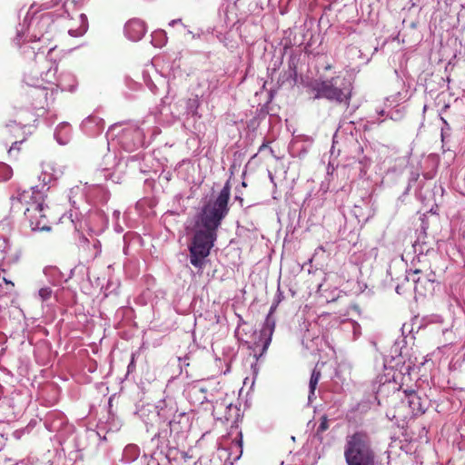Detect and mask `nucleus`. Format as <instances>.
Wrapping results in <instances>:
<instances>
[{
	"instance_id": "f257e3e1",
	"label": "nucleus",
	"mask_w": 465,
	"mask_h": 465,
	"mask_svg": "<svg viewBox=\"0 0 465 465\" xmlns=\"http://www.w3.org/2000/svg\"><path fill=\"white\" fill-rule=\"evenodd\" d=\"M231 183L227 181L213 200H209L197 214L196 230L189 244L190 263L202 272L206 265L207 257L217 239V229L229 213Z\"/></svg>"
},
{
	"instance_id": "f03ea898",
	"label": "nucleus",
	"mask_w": 465,
	"mask_h": 465,
	"mask_svg": "<svg viewBox=\"0 0 465 465\" xmlns=\"http://www.w3.org/2000/svg\"><path fill=\"white\" fill-rule=\"evenodd\" d=\"M50 25L48 15H36L33 6L26 13L22 24L16 28V35L13 42L15 45L22 49L24 54L31 49L35 61L31 64L24 74V82L30 87L42 86L54 84L56 79L57 65L48 61L44 53L35 54V46H27V43H35L44 37L42 28Z\"/></svg>"
},
{
	"instance_id": "7ed1b4c3",
	"label": "nucleus",
	"mask_w": 465,
	"mask_h": 465,
	"mask_svg": "<svg viewBox=\"0 0 465 465\" xmlns=\"http://www.w3.org/2000/svg\"><path fill=\"white\" fill-rule=\"evenodd\" d=\"M61 174L62 171L53 163H44L39 175L41 184L32 186L28 190H18L17 195L11 198L13 205L15 204V202L26 205L24 214L32 232L51 230L45 214L47 206L45 205V197L51 183L57 180Z\"/></svg>"
},
{
	"instance_id": "20e7f679",
	"label": "nucleus",
	"mask_w": 465,
	"mask_h": 465,
	"mask_svg": "<svg viewBox=\"0 0 465 465\" xmlns=\"http://www.w3.org/2000/svg\"><path fill=\"white\" fill-rule=\"evenodd\" d=\"M156 121L155 115H148L140 124L130 123L120 131V124H114L108 130L107 134L116 136L117 143L126 152H134L145 145L146 136L153 138L161 133L158 126L153 124Z\"/></svg>"
},
{
	"instance_id": "39448f33",
	"label": "nucleus",
	"mask_w": 465,
	"mask_h": 465,
	"mask_svg": "<svg viewBox=\"0 0 465 465\" xmlns=\"http://www.w3.org/2000/svg\"><path fill=\"white\" fill-rule=\"evenodd\" d=\"M343 457L346 465H379L371 438L362 430L346 436Z\"/></svg>"
},
{
	"instance_id": "423d86ee",
	"label": "nucleus",
	"mask_w": 465,
	"mask_h": 465,
	"mask_svg": "<svg viewBox=\"0 0 465 465\" xmlns=\"http://www.w3.org/2000/svg\"><path fill=\"white\" fill-rule=\"evenodd\" d=\"M315 99L325 98L337 103H348L351 98V83L344 77L335 76L326 80H316L312 84Z\"/></svg>"
},
{
	"instance_id": "0eeeda50",
	"label": "nucleus",
	"mask_w": 465,
	"mask_h": 465,
	"mask_svg": "<svg viewBox=\"0 0 465 465\" xmlns=\"http://www.w3.org/2000/svg\"><path fill=\"white\" fill-rule=\"evenodd\" d=\"M157 416L168 422L171 430H187L190 427V417L185 412H178L176 401L170 397L161 400L155 406Z\"/></svg>"
},
{
	"instance_id": "6e6552de",
	"label": "nucleus",
	"mask_w": 465,
	"mask_h": 465,
	"mask_svg": "<svg viewBox=\"0 0 465 465\" xmlns=\"http://www.w3.org/2000/svg\"><path fill=\"white\" fill-rule=\"evenodd\" d=\"M204 83H200V86H204L207 84L206 90H201L194 96L190 97L183 101L184 105V115L183 125L185 129L197 130L196 121L202 118V114L199 113V107L201 105L200 96L203 97L211 89V84L208 83V79H203Z\"/></svg>"
},
{
	"instance_id": "1a4fd4ad",
	"label": "nucleus",
	"mask_w": 465,
	"mask_h": 465,
	"mask_svg": "<svg viewBox=\"0 0 465 465\" xmlns=\"http://www.w3.org/2000/svg\"><path fill=\"white\" fill-rule=\"evenodd\" d=\"M29 96L33 99L32 106L35 110H45L54 101V88L49 84L32 87Z\"/></svg>"
},
{
	"instance_id": "9d476101",
	"label": "nucleus",
	"mask_w": 465,
	"mask_h": 465,
	"mask_svg": "<svg viewBox=\"0 0 465 465\" xmlns=\"http://www.w3.org/2000/svg\"><path fill=\"white\" fill-rule=\"evenodd\" d=\"M405 399L403 401H406L409 405L411 412L414 416H419L428 410L430 406L429 400L426 397H421L415 391H405Z\"/></svg>"
},
{
	"instance_id": "9b49d317",
	"label": "nucleus",
	"mask_w": 465,
	"mask_h": 465,
	"mask_svg": "<svg viewBox=\"0 0 465 465\" xmlns=\"http://www.w3.org/2000/svg\"><path fill=\"white\" fill-rule=\"evenodd\" d=\"M45 426L51 432L60 433L63 430L66 431L73 430V426L67 424L65 416L58 411H53L47 414Z\"/></svg>"
},
{
	"instance_id": "f8f14e48",
	"label": "nucleus",
	"mask_w": 465,
	"mask_h": 465,
	"mask_svg": "<svg viewBox=\"0 0 465 465\" xmlns=\"http://www.w3.org/2000/svg\"><path fill=\"white\" fill-rule=\"evenodd\" d=\"M421 272L420 270H414L406 272L405 281L411 282V285L413 286V290L417 295L425 296L427 292H431L434 287L430 288L428 284L425 283V281L422 277L418 276Z\"/></svg>"
},
{
	"instance_id": "ddd939ff",
	"label": "nucleus",
	"mask_w": 465,
	"mask_h": 465,
	"mask_svg": "<svg viewBox=\"0 0 465 465\" xmlns=\"http://www.w3.org/2000/svg\"><path fill=\"white\" fill-rule=\"evenodd\" d=\"M81 128L87 135L96 136L104 131V121L97 115H90L82 122Z\"/></svg>"
},
{
	"instance_id": "4468645a",
	"label": "nucleus",
	"mask_w": 465,
	"mask_h": 465,
	"mask_svg": "<svg viewBox=\"0 0 465 465\" xmlns=\"http://www.w3.org/2000/svg\"><path fill=\"white\" fill-rule=\"evenodd\" d=\"M146 32L145 25L139 19H132L125 24V35L132 41H139Z\"/></svg>"
},
{
	"instance_id": "2eb2a0df",
	"label": "nucleus",
	"mask_w": 465,
	"mask_h": 465,
	"mask_svg": "<svg viewBox=\"0 0 465 465\" xmlns=\"http://www.w3.org/2000/svg\"><path fill=\"white\" fill-rule=\"evenodd\" d=\"M274 329L275 319L273 317V313H271L270 310L260 333V337L262 341V351H265L268 349Z\"/></svg>"
},
{
	"instance_id": "dca6fc26",
	"label": "nucleus",
	"mask_w": 465,
	"mask_h": 465,
	"mask_svg": "<svg viewBox=\"0 0 465 465\" xmlns=\"http://www.w3.org/2000/svg\"><path fill=\"white\" fill-rule=\"evenodd\" d=\"M54 88V86L61 91L73 92L76 86V79L74 75L69 72L62 73L56 76L54 84H49Z\"/></svg>"
},
{
	"instance_id": "f3484780",
	"label": "nucleus",
	"mask_w": 465,
	"mask_h": 465,
	"mask_svg": "<svg viewBox=\"0 0 465 465\" xmlns=\"http://www.w3.org/2000/svg\"><path fill=\"white\" fill-rule=\"evenodd\" d=\"M353 158L360 165L361 175H364L371 164V157L365 153L363 146L358 142L355 143Z\"/></svg>"
},
{
	"instance_id": "a211bd4d",
	"label": "nucleus",
	"mask_w": 465,
	"mask_h": 465,
	"mask_svg": "<svg viewBox=\"0 0 465 465\" xmlns=\"http://www.w3.org/2000/svg\"><path fill=\"white\" fill-rule=\"evenodd\" d=\"M12 232V223L9 219L0 222V252H5L9 248V237Z\"/></svg>"
},
{
	"instance_id": "6ab92c4d",
	"label": "nucleus",
	"mask_w": 465,
	"mask_h": 465,
	"mask_svg": "<svg viewBox=\"0 0 465 465\" xmlns=\"http://www.w3.org/2000/svg\"><path fill=\"white\" fill-rule=\"evenodd\" d=\"M80 246L84 250H88L87 260H94L101 252V242L98 240H93V242L89 239L83 236L80 240Z\"/></svg>"
},
{
	"instance_id": "aec40b11",
	"label": "nucleus",
	"mask_w": 465,
	"mask_h": 465,
	"mask_svg": "<svg viewBox=\"0 0 465 465\" xmlns=\"http://www.w3.org/2000/svg\"><path fill=\"white\" fill-rule=\"evenodd\" d=\"M117 158L113 153H107L103 158V163L101 170H98L99 173H103L105 180L112 177V170L118 164Z\"/></svg>"
},
{
	"instance_id": "412c9836",
	"label": "nucleus",
	"mask_w": 465,
	"mask_h": 465,
	"mask_svg": "<svg viewBox=\"0 0 465 465\" xmlns=\"http://www.w3.org/2000/svg\"><path fill=\"white\" fill-rule=\"evenodd\" d=\"M54 138L59 144L68 143L71 138V126L68 123H61L54 131Z\"/></svg>"
},
{
	"instance_id": "4be33fe9",
	"label": "nucleus",
	"mask_w": 465,
	"mask_h": 465,
	"mask_svg": "<svg viewBox=\"0 0 465 465\" xmlns=\"http://www.w3.org/2000/svg\"><path fill=\"white\" fill-rule=\"evenodd\" d=\"M322 373L321 371L315 367L312 370L310 381H309V395L308 400L309 401H312V399L315 397V390L317 388L318 382L321 379Z\"/></svg>"
},
{
	"instance_id": "5701e85b",
	"label": "nucleus",
	"mask_w": 465,
	"mask_h": 465,
	"mask_svg": "<svg viewBox=\"0 0 465 465\" xmlns=\"http://www.w3.org/2000/svg\"><path fill=\"white\" fill-rule=\"evenodd\" d=\"M207 389L200 384H194L190 388L189 394L192 398H194L201 404L208 401L207 396Z\"/></svg>"
},
{
	"instance_id": "b1692460",
	"label": "nucleus",
	"mask_w": 465,
	"mask_h": 465,
	"mask_svg": "<svg viewBox=\"0 0 465 465\" xmlns=\"http://www.w3.org/2000/svg\"><path fill=\"white\" fill-rule=\"evenodd\" d=\"M140 455V449L135 444H129L127 445L124 451H123V457L122 460L124 462H133Z\"/></svg>"
},
{
	"instance_id": "393cba45",
	"label": "nucleus",
	"mask_w": 465,
	"mask_h": 465,
	"mask_svg": "<svg viewBox=\"0 0 465 465\" xmlns=\"http://www.w3.org/2000/svg\"><path fill=\"white\" fill-rule=\"evenodd\" d=\"M80 19H81V22H82L81 26L77 30H73V29L69 30V34L72 36L83 35L87 31L88 25H87V17H86V15L84 14H81L80 15Z\"/></svg>"
},
{
	"instance_id": "a878e982",
	"label": "nucleus",
	"mask_w": 465,
	"mask_h": 465,
	"mask_svg": "<svg viewBox=\"0 0 465 465\" xmlns=\"http://www.w3.org/2000/svg\"><path fill=\"white\" fill-rule=\"evenodd\" d=\"M81 439L82 437L80 435H74V451H70L69 452V457H70V460H76L79 457H80V454L79 452L83 450V446L81 445L80 441H81Z\"/></svg>"
},
{
	"instance_id": "bb28decb",
	"label": "nucleus",
	"mask_w": 465,
	"mask_h": 465,
	"mask_svg": "<svg viewBox=\"0 0 465 465\" xmlns=\"http://www.w3.org/2000/svg\"><path fill=\"white\" fill-rule=\"evenodd\" d=\"M376 383H379V386L377 388L378 394H381L384 391L385 388L390 387L391 385H392L393 388H395V383L391 382V379L387 376L377 377Z\"/></svg>"
},
{
	"instance_id": "cd10ccee",
	"label": "nucleus",
	"mask_w": 465,
	"mask_h": 465,
	"mask_svg": "<svg viewBox=\"0 0 465 465\" xmlns=\"http://www.w3.org/2000/svg\"><path fill=\"white\" fill-rule=\"evenodd\" d=\"M440 121L442 123V126H441V131H440V136H441V141L443 143H445L446 141H448L451 135V127L450 125V124L447 122V120L445 118H443L442 116H440Z\"/></svg>"
},
{
	"instance_id": "c85d7f7f",
	"label": "nucleus",
	"mask_w": 465,
	"mask_h": 465,
	"mask_svg": "<svg viewBox=\"0 0 465 465\" xmlns=\"http://www.w3.org/2000/svg\"><path fill=\"white\" fill-rule=\"evenodd\" d=\"M13 175L11 167L5 163H0V183L9 180Z\"/></svg>"
},
{
	"instance_id": "c756f323",
	"label": "nucleus",
	"mask_w": 465,
	"mask_h": 465,
	"mask_svg": "<svg viewBox=\"0 0 465 465\" xmlns=\"http://www.w3.org/2000/svg\"><path fill=\"white\" fill-rule=\"evenodd\" d=\"M152 42L155 46L158 47L163 45L166 42L165 33L163 31L154 32L153 35Z\"/></svg>"
},
{
	"instance_id": "7c9ffc66",
	"label": "nucleus",
	"mask_w": 465,
	"mask_h": 465,
	"mask_svg": "<svg viewBox=\"0 0 465 465\" xmlns=\"http://www.w3.org/2000/svg\"><path fill=\"white\" fill-rule=\"evenodd\" d=\"M329 428L328 419L326 416L321 418V422L316 430L315 436L322 440L321 434L327 430Z\"/></svg>"
},
{
	"instance_id": "2f4dec72",
	"label": "nucleus",
	"mask_w": 465,
	"mask_h": 465,
	"mask_svg": "<svg viewBox=\"0 0 465 465\" xmlns=\"http://www.w3.org/2000/svg\"><path fill=\"white\" fill-rule=\"evenodd\" d=\"M351 213L355 216V218L358 220V222H366L368 220V217H365L362 213V207L360 205L355 204L353 209L351 210Z\"/></svg>"
},
{
	"instance_id": "473e14b6",
	"label": "nucleus",
	"mask_w": 465,
	"mask_h": 465,
	"mask_svg": "<svg viewBox=\"0 0 465 465\" xmlns=\"http://www.w3.org/2000/svg\"><path fill=\"white\" fill-rule=\"evenodd\" d=\"M283 297H284L283 293L281 292L280 288H278V291L274 297L273 302L272 303V305L270 307L271 313H274L279 303L282 301Z\"/></svg>"
},
{
	"instance_id": "72a5a7b5",
	"label": "nucleus",
	"mask_w": 465,
	"mask_h": 465,
	"mask_svg": "<svg viewBox=\"0 0 465 465\" xmlns=\"http://www.w3.org/2000/svg\"><path fill=\"white\" fill-rule=\"evenodd\" d=\"M52 289L50 287H43L39 290L38 294L43 302L47 301L52 296Z\"/></svg>"
},
{
	"instance_id": "f704fd0d",
	"label": "nucleus",
	"mask_w": 465,
	"mask_h": 465,
	"mask_svg": "<svg viewBox=\"0 0 465 465\" xmlns=\"http://www.w3.org/2000/svg\"><path fill=\"white\" fill-rule=\"evenodd\" d=\"M435 274L434 272H430L429 275L422 277V279L425 281V283L429 285L430 288L433 287L434 282H435Z\"/></svg>"
},
{
	"instance_id": "c9c22d12",
	"label": "nucleus",
	"mask_w": 465,
	"mask_h": 465,
	"mask_svg": "<svg viewBox=\"0 0 465 465\" xmlns=\"http://www.w3.org/2000/svg\"><path fill=\"white\" fill-rule=\"evenodd\" d=\"M180 118L176 115H174L172 112H171V116L170 118L166 119V120H163V119H159L158 121L160 122H163L164 124H167V125H171L173 124L175 121L179 120Z\"/></svg>"
},
{
	"instance_id": "e433bc0d",
	"label": "nucleus",
	"mask_w": 465,
	"mask_h": 465,
	"mask_svg": "<svg viewBox=\"0 0 465 465\" xmlns=\"http://www.w3.org/2000/svg\"><path fill=\"white\" fill-rule=\"evenodd\" d=\"M235 447L239 450V454L237 456V459L240 458V456L242 453V433H239V440H235Z\"/></svg>"
},
{
	"instance_id": "4c0bfd02",
	"label": "nucleus",
	"mask_w": 465,
	"mask_h": 465,
	"mask_svg": "<svg viewBox=\"0 0 465 465\" xmlns=\"http://www.w3.org/2000/svg\"><path fill=\"white\" fill-rule=\"evenodd\" d=\"M352 329H353V334L355 337H358L361 335V326L359 323L353 322Z\"/></svg>"
},
{
	"instance_id": "58836bf2",
	"label": "nucleus",
	"mask_w": 465,
	"mask_h": 465,
	"mask_svg": "<svg viewBox=\"0 0 465 465\" xmlns=\"http://www.w3.org/2000/svg\"><path fill=\"white\" fill-rule=\"evenodd\" d=\"M268 149L272 155H273V150L269 147L268 142H263L262 144L259 147L258 152L262 153L263 150Z\"/></svg>"
},
{
	"instance_id": "ea45409f",
	"label": "nucleus",
	"mask_w": 465,
	"mask_h": 465,
	"mask_svg": "<svg viewBox=\"0 0 465 465\" xmlns=\"http://www.w3.org/2000/svg\"><path fill=\"white\" fill-rule=\"evenodd\" d=\"M22 143H23V141H20V142L16 141L15 143H13L12 146L10 147V149L8 151L9 154H12L15 150H19L18 145L21 144Z\"/></svg>"
},
{
	"instance_id": "a19ab883",
	"label": "nucleus",
	"mask_w": 465,
	"mask_h": 465,
	"mask_svg": "<svg viewBox=\"0 0 465 465\" xmlns=\"http://www.w3.org/2000/svg\"><path fill=\"white\" fill-rule=\"evenodd\" d=\"M159 440H160L159 433H155L154 436L151 440L152 443L155 444L156 448H159V444H158Z\"/></svg>"
},
{
	"instance_id": "79ce46f5",
	"label": "nucleus",
	"mask_w": 465,
	"mask_h": 465,
	"mask_svg": "<svg viewBox=\"0 0 465 465\" xmlns=\"http://www.w3.org/2000/svg\"><path fill=\"white\" fill-rule=\"evenodd\" d=\"M395 114L396 115H394V114H392L391 115H390V118L392 119V120H398V119L401 118V114H400L399 111H396Z\"/></svg>"
},
{
	"instance_id": "37998d69",
	"label": "nucleus",
	"mask_w": 465,
	"mask_h": 465,
	"mask_svg": "<svg viewBox=\"0 0 465 465\" xmlns=\"http://www.w3.org/2000/svg\"><path fill=\"white\" fill-rule=\"evenodd\" d=\"M176 24H182V20L181 19H173L172 20L170 23H169V25L171 26H173L174 25Z\"/></svg>"
},
{
	"instance_id": "c03bdc74",
	"label": "nucleus",
	"mask_w": 465,
	"mask_h": 465,
	"mask_svg": "<svg viewBox=\"0 0 465 465\" xmlns=\"http://www.w3.org/2000/svg\"><path fill=\"white\" fill-rule=\"evenodd\" d=\"M401 289H402V286H401V285H397V286H396V289H395V290H396V292H397V293H399V294H401V293H402V292H401Z\"/></svg>"
},
{
	"instance_id": "a18cd8bd",
	"label": "nucleus",
	"mask_w": 465,
	"mask_h": 465,
	"mask_svg": "<svg viewBox=\"0 0 465 465\" xmlns=\"http://www.w3.org/2000/svg\"><path fill=\"white\" fill-rule=\"evenodd\" d=\"M3 281L6 283V284H10L12 287H14V283L11 282V281H8L7 279H5V277L3 278Z\"/></svg>"
},
{
	"instance_id": "49530a36",
	"label": "nucleus",
	"mask_w": 465,
	"mask_h": 465,
	"mask_svg": "<svg viewBox=\"0 0 465 465\" xmlns=\"http://www.w3.org/2000/svg\"><path fill=\"white\" fill-rule=\"evenodd\" d=\"M164 111H166V108L163 106V107L160 110V116H161V117L163 115Z\"/></svg>"
},
{
	"instance_id": "de8ad7c7",
	"label": "nucleus",
	"mask_w": 465,
	"mask_h": 465,
	"mask_svg": "<svg viewBox=\"0 0 465 465\" xmlns=\"http://www.w3.org/2000/svg\"><path fill=\"white\" fill-rule=\"evenodd\" d=\"M114 216L115 218H118V217L120 216V212H119V211H114Z\"/></svg>"
},
{
	"instance_id": "09e8293b",
	"label": "nucleus",
	"mask_w": 465,
	"mask_h": 465,
	"mask_svg": "<svg viewBox=\"0 0 465 465\" xmlns=\"http://www.w3.org/2000/svg\"><path fill=\"white\" fill-rule=\"evenodd\" d=\"M179 104H180V105H183V102L181 101V102H177V103H176V105H179Z\"/></svg>"
},
{
	"instance_id": "8fccbe9b",
	"label": "nucleus",
	"mask_w": 465,
	"mask_h": 465,
	"mask_svg": "<svg viewBox=\"0 0 465 465\" xmlns=\"http://www.w3.org/2000/svg\"><path fill=\"white\" fill-rule=\"evenodd\" d=\"M179 104H180V105H183V102L181 101V102H177V103H176V105H179Z\"/></svg>"
},
{
	"instance_id": "3c124183",
	"label": "nucleus",
	"mask_w": 465,
	"mask_h": 465,
	"mask_svg": "<svg viewBox=\"0 0 465 465\" xmlns=\"http://www.w3.org/2000/svg\"><path fill=\"white\" fill-rule=\"evenodd\" d=\"M448 108H449V104H446V105L443 107L442 111H446Z\"/></svg>"
},
{
	"instance_id": "603ef678",
	"label": "nucleus",
	"mask_w": 465,
	"mask_h": 465,
	"mask_svg": "<svg viewBox=\"0 0 465 465\" xmlns=\"http://www.w3.org/2000/svg\"><path fill=\"white\" fill-rule=\"evenodd\" d=\"M379 114H380V115H383V114H384V111H383V110L380 111V112H379Z\"/></svg>"
},
{
	"instance_id": "864d4df0",
	"label": "nucleus",
	"mask_w": 465,
	"mask_h": 465,
	"mask_svg": "<svg viewBox=\"0 0 465 465\" xmlns=\"http://www.w3.org/2000/svg\"><path fill=\"white\" fill-rule=\"evenodd\" d=\"M54 4H57L60 0H54Z\"/></svg>"
}]
</instances>
